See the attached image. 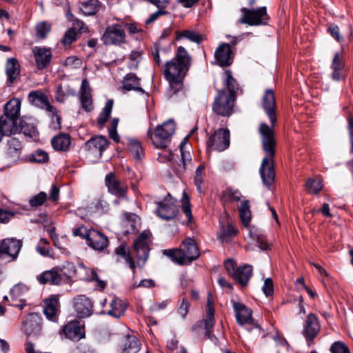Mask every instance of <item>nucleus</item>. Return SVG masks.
Masks as SVG:
<instances>
[{"instance_id": "4", "label": "nucleus", "mask_w": 353, "mask_h": 353, "mask_svg": "<svg viewBox=\"0 0 353 353\" xmlns=\"http://www.w3.org/2000/svg\"><path fill=\"white\" fill-rule=\"evenodd\" d=\"M163 254L180 265H190L200 256L198 246L190 238L185 239L179 248L166 249L163 250Z\"/></svg>"}, {"instance_id": "8", "label": "nucleus", "mask_w": 353, "mask_h": 353, "mask_svg": "<svg viewBox=\"0 0 353 353\" xmlns=\"http://www.w3.org/2000/svg\"><path fill=\"white\" fill-rule=\"evenodd\" d=\"M21 109V101L12 98L4 105V114L0 117V121L3 122L17 133L19 130L18 121Z\"/></svg>"}, {"instance_id": "1", "label": "nucleus", "mask_w": 353, "mask_h": 353, "mask_svg": "<svg viewBox=\"0 0 353 353\" xmlns=\"http://www.w3.org/2000/svg\"><path fill=\"white\" fill-rule=\"evenodd\" d=\"M263 108L268 116L272 126L261 123L259 133L261 138L262 148L265 156L262 160L259 173L265 185L269 187L274 181V157L276 154V139L273 127L276 122V101L273 90L267 89L263 97Z\"/></svg>"}, {"instance_id": "30", "label": "nucleus", "mask_w": 353, "mask_h": 353, "mask_svg": "<svg viewBox=\"0 0 353 353\" xmlns=\"http://www.w3.org/2000/svg\"><path fill=\"white\" fill-rule=\"evenodd\" d=\"M23 146L17 138H11L7 143L6 155L12 161H17L21 155Z\"/></svg>"}, {"instance_id": "61", "label": "nucleus", "mask_w": 353, "mask_h": 353, "mask_svg": "<svg viewBox=\"0 0 353 353\" xmlns=\"http://www.w3.org/2000/svg\"><path fill=\"white\" fill-rule=\"evenodd\" d=\"M159 10L150 14V16L148 17V19H146L145 23L146 24H150L153 22H154L159 17L163 15L167 14L168 12L165 10V8H158Z\"/></svg>"}, {"instance_id": "32", "label": "nucleus", "mask_w": 353, "mask_h": 353, "mask_svg": "<svg viewBox=\"0 0 353 353\" xmlns=\"http://www.w3.org/2000/svg\"><path fill=\"white\" fill-rule=\"evenodd\" d=\"M123 89L126 91L136 90L141 93L144 92L140 85V79L132 73L125 75L123 81Z\"/></svg>"}, {"instance_id": "31", "label": "nucleus", "mask_w": 353, "mask_h": 353, "mask_svg": "<svg viewBox=\"0 0 353 353\" xmlns=\"http://www.w3.org/2000/svg\"><path fill=\"white\" fill-rule=\"evenodd\" d=\"M110 309L107 311H103L110 316L115 318H120L126 310V305L123 301L118 298H114L110 303Z\"/></svg>"}, {"instance_id": "55", "label": "nucleus", "mask_w": 353, "mask_h": 353, "mask_svg": "<svg viewBox=\"0 0 353 353\" xmlns=\"http://www.w3.org/2000/svg\"><path fill=\"white\" fill-rule=\"evenodd\" d=\"M327 32L330 34V35L338 42H341L343 40V36L340 33L339 27L334 24L330 23L327 26Z\"/></svg>"}, {"instance_id": "20", "label": "nucleus", "mask_w": 353, "mask_h": 353, "mask_svg": "<svg viewBox=\"0 0 353 353\" xmlns=\"http://www.w3.org/2000/svg\"><path fill=\"white\" fill-rule=\"evenodd\" d=\"M321 330V325L317 316L310 313L303 325V334L304 335L308 345L313 342L314 339L318 335Z\"/></svg>"}, {"instance_id": "46", "label": "nucleus", "mask_w": 353, "mask_h": 353, "mask_svg": "<svg viewBox=\"0 0 353 353\" xmlns=\"http://www.w3.org/2000/svg\"><path fill=\"white\" fill-rule=\"evenodd\" d=\"M47 197L46 192H40L39 194L30 199L29 205L32 208L40 207L46 201Z\"/></svg>"}, {"instance_id": "63", "label": "nucleus", "mask_w": 353, "mask_h": 353, "mask_svg": "<svg viewBox=\"0 0 353 353\" xmlns=\"http://www.w3.org/2000/svg\"><path fill=\"white\" fill-rule=\"evenodd\" d=\"M17 134L14 130H12L8 125L0 121V141L3 136H10Z\"/></svg>"}, {"instance_id": "27", "label": "nucleus", "mask_w": 353, "mask_h": 353, "mask_svg": "<svg viewBox=\"0 0 353 353\" xmlns=\"http://www.w3.org/2000/svg\"><path fill=\"white\" fill-rule=\"evenodd\" d=\"M59 299L52 296L45 300L44 314L47 319L51 321L57 322L59 310Z\"/></svg>"}, {"instance_id": "17", "label": "nucleus", "mask_w": 353, "mask_h": 353, "mask_svg": "<svg viewBox=\"0 0 353 353\" xmlns=\"http://www.w3.org/2000/svg\"><path fill=\"white\" fill-rule=\"evenodd\" d=\"M233 310L235 313V317L237 323L239 325H250L254 327H258L259 325L254 323L252 318V311L250 308L245 306L241 302H232Z\"/></svg>"}, {"instance_id": "48", "label": "nucleus", "mask_w": 353, "mask_h": 353, "mask_svg": "<svg viewBox=\"0 0 353 353\" xmlns=\"http://www.w3.org/2000/svg\"><path fill=\"white\" fill-rule=\"evenodd\" d=\"M51 30V25L47 22H41L36 26V35L37 37L43 39L46 38L47 34Z\"/></svg>"}, {"instance_id": "50", "label": "nucleus", "mask_w": 353, "mask_h": 353, "mask_svg": "<svg viewBox=\"0 0 353 353\" xmlns=\"http://www.w3.org/2000/svg\"><path fill=\"white\" fill-rule=\"evenodd\" d=\"M204 170L205 167L203 165H200L196 170L194 176V184L196 186L197 190L199 192H202L201 185L204 179Z\"/></svg>"}, {"instance_id": "45", "label": "nucleus", "mask_w": 353, "mask_h": 353, "mask_svg": "<svg viewBox=\"0 0 353 353\" xmlns=\"http://www.w3.org/2000/svg\"><path fill=\"white\" fill-rule=\"evenodd\" d=\"M305 186L308 192L311 194H318L323 188L322 181L319 179H308Z\"/></svg>"}, {"instance_id": "37", "label": "nucleus", "mask_w": 353, "mask_h": 353, "mask_svg": "<svg viewBox=\"0 0 353 353\" xmlns=\"http://www.w3.org/2000/svg\"><path fill=\"white\" fill-rule=\"evenodd\" d=\"M29 101L38 107H44L48 101V97L41 91H32L28 94Z\"/></svg>"}, {"instance_id": "36", "label": "nucleus", "mask_w": 353, "mask_h": 353, "mask_svg": "<svg viewBox=\"0 0 353 353\" xmlns=\"http://www.w3.org/2000/svg\"><path fill=\"white\" fill-rule=\"evenodd\" d=\"M183 38H185L197 44H199L203 39L202 35L194 30H185L181 32H176V39L180 40Z\"/></svg>"}, {"instance_id": "35", "label": "nucleus", "mask_w": 353, "mask_h": 353, "mask_svg": "<svg viewBox=\"0 0 353 353\" xmlns=\"http://www.w3.org/2000/svg\"><path fill=\"white\" fill-rule=\"evenodd\" d=\"M128 150L129 153L137 160L141 159L144 154V150L141 142L135 139H129Z\"/></svg>"}, {"instance_id": "22", "label": "nucleus", "mask_w": 353, "mask_h": 353, "mask_svg": "<svg viewBox=\"0 0 353 353\" xmlns=\"http://www.w3.org/2000/svg\"><path fill=\"white\" fill-rule=\"evenodd\" d=\"M345 59L343 52H336L332 57L330 68L331 78L335 81H340L345 78Z\"/></svg>"}, {"instance_id": "60", "label": "nucleus", "mask_w": 353, "mask_h": 353, "mask_svg": "<svg viewBox=\"0 0 353 353\" xmlns=\"http://www.w3.org/2000/svg\"><path fill=\"white\" fill-rule=\"evenodd\" d=\"M151 55L153 58L154 63L159 66H163V62L160 57L159 48L157 44H154L153 48H151Z\"/></svg>"}, {"instance_id": "52", "label": "nucleus", "mask_w": 353, "mask_h": 353, "mask_svg": "<svg viewBox=\"0 0 353 353\" xmlns=\"http://www.w3.org/2000/svg\"><path fill=\"white\" fill-rule=\"evenodd\" d=\"M182 210L185 214L188 221L189 222L191 221L192 219V214L191 210L190 203L189 201V198L185 192H183V197H182Z\"/></svg>"}, {"instance_id": "12", "label": "nucleus", "mask_w": 353, "mask_h": 353, "mask_svg": "<svg viewBox=\"0 0 353 353\" xmlns=\"http://www.w3.org/2000/svg\"><path fill=\"white\" fill-rule=\"evenodd\" d=\"M176 203V200L168 194L163 201L157 203L156 214L163 220H173L179 212Z\"/></svg>"}, {"instance_id": "11", "label": "nucleus", "mask_w": 353, "mask_h": 353, "mask_svg": "<svg viewBox=\"0 0 353 353\" xmlns=\"http://www.w3.org/2000/svg\"><path fill=\"white\" fill-rule=\"evenodd\" d=\"M150 235V232L144 231L134 242L133 248L136 252L137 265L141 268L145 265L149 257Z\"/></svg>"}, {"instance_id": "62", "label": "nucleus", "mask_w": 353, "mask_h": 353, "mask_svg": "<svg viewBox=\"0 0 353 353\" xmlns=\"http://www.w3.org/2000/svg\"><path fill=\"white\" fill-rule=\"evenodd\" d=\"M263 293L266 296H271L274 292L273 282L271 279L268 278L264 281V284L262 288Z\"/></svg>"}, {"instance_id": "43", "label": "nucleus", "mask_w": 353, "mask_h": 353, "mask_svg": "<svg viewBox=\"0 0 353 353\" xmlns=\"http://www.w3.org/2000/svg\"><path fill=\"white\" fill-rule=\"evenodd\" d=\"M113 107V101L112 100H108L105 107L103 108L102 112L100 113L97 122L99 124L103 125L108 121V120L110 118L112 110Z\"/></svg>"}, {"instance_id": "15", "label": "nucleus", "mask_w": 353, "mask_h": 353, "mask_svg": "<svg viewBox=\"0 0 353 353\" xmlns=\"http://www.w3.org/2000/svg\"><path fill=\"white\" fill-rule=\"evenodd\" d=\"M102 40L105 45H119L125 41V32L120 24L108 26L103 34Z\"/></svg>"}, {"instance_id": "54", "label": "nucleus", "mask_w": 353, "mask_h": 353, "mask_svg": "<svg viewBox=\"0 0 353 353\" xmlns=\"http://www.w3.org/2000/svg\"><path fill=\"white\" fill-rule=\"evenodd\" d=\"M142 52L140 50H133L130 55L129 67L131 69L138 68L139 63L141 59Z\"/></svg>"}, {"instance_id": "56", "label": "nucleus", "mask_w": 353, "mask_h": 353, "mask_svg": "<svg viewBox=\"0 0 353 353\" xmlns=\"http://www.w3.org/2000/svg\"><path fill=\"white\" fill-rule=\"evenodd\" d=\"M90 231V228L88 229L87 227L82 225L80 227L74 228L72 230V234L74 236H80L83 239L87 241V238L88 236Z\"/></svg>"}, {"instance_id": "7", "label": "nucleus", "mask_w": 353, "mask_h": 353, "mask_svg": "<svg viewBox=\"0 0 353 353\" xmlns=\"http://www.w3.org/2000/svg\"><path fill=\"white\" fill-rule=\"evenodd\" d=\"M224 267L230 277L242 287L247 285L252 275V265L245 264L236 267V262L232 259H228L225 261Z\"/></svg>"}, {"instance_id": "58", "label": "nucleus", "mask_w": 353, "mask_h": 353, "mask_svg": "<svg viewBox=\"0 0 353 353\" xmlns=\"http://www.w3.org/2000/svg\"><path fill=\"white\" fill-rule=\"evenodd\" d=\"M46 107V110L51 113L52 114V119L53 118H55L56 119V121L57 122V126H55L54 128H61V117L58 114V112H57V108L50 105L49 101H48L47 104L45 105Z\"/></svg>"}, {"instance_id": "3", "label": "nucleus", "mask_w": 353, "mask_h": 353, "mask_svg": "<svg viewBox=\"0 0 353 353\" xmlns=\"http://www.w3.org/2000/svg\"><path fill=\"white\" fill-rule=\"evenodd\" d=\"M224 85L226 89L218 91L212 103V111L217 115L229 117L234 112L236 96L241 88L230 70L225 72Z\"/></svg>"}, {"instance_id": "19", "label": "nucleus", "mask_w": 353, "mask_h": 353, "mask_svg": "<svg viewBox=\"0 0 353 353\" xmlns=\"http://www.w3.org/2000/svg\"><path fill=\"white\" fill-rule=\"evenodd\" d=\"M109 141L102 135L94 136L88 140L84 145L85 150L98 158L101 157L103 152L107 149Z\"/></svg>"}, {"instance_id": "34", "label": "nucleus", "mask_w": 353, "mask_h": 353, "mask_svg": "<svg viewBox=\"0 0 353 353\" xmlns=\"http://www.w3.org/2000/svg\"><path fill=\"white\" fill-rule=\"evenodd\" d=\"M114 252L116 254L120 256L125 261V262L129 265L130 268L132 270L133 274L134 275L136 264L126 245L124 244L120 245L115 249Z\"/></svg>"}, {"instance_id": "59", "label": "nucleus", "mask_w": 353, "mask_h": 353, "mask_svg": "<svg viewBox=\"0 0 353 353\" xmlns=\"http://www.w3.org/2000/svg\"><path fill=\"white\" fill-rule=\"evenodd\" d=\"M190 303L185 298L181 299V302L178 307V312L182 318H185L188 312L190 307Z\"/></svg>"}, {"instance_id": "9", "label": "nucleus", "mask_w": 353, "mask_h": 353, "mask_svg": "<svg viewBox=\"0 0 353 353\" xmlns=\"http://www.w3.org/2000/svg\"><path fill=\"white\" fill-rule=\"evenodd\" d=\"M241 12H242L239 20L241 23L249 26H261L266 25L270 19L267 9L264 6L256 9L242 8Z\"/></svg>"}, {"instance_id": "26", "label": "nucleus", "mask_w": 353, "mask_h": 353, "mask_svg": "<svg viewBox=\"0 0 353 353\" xmlns=\"http://www.w3.org/2000/svg\"><path fill=\"white\" fill-rule=\"evenodd\" d=\"M32 52L35 59L37 68L43 70L49 65L52 59V53L50 49L40 47L32 48Z\"/></svg>"}, {"instance_id": "24", "label": "nucleus", "mask_w": 353, "mask_h": 353, "mask_svg": "<svg viewBox=\"0 0 353 353\" xmlns=\"http://www.w3.org/2000/svg\"><path fill=\"white\" fill-rule=\"evenodd\" d=\"M5 71L7 85L12 86L20 77L21 65L18 59L14 57L8 58L5 65Z\"/></svg>"}, {"instance_id": "25", "label": "nucleus", "mask_w": 353, "mask_h": 353, "mask_svg": "<svg viewBox=\"0 0 353 353\" xmlns=\"http://www.w3.org/2000/svg\"><path fill=\"white\" fill-rule=\"evenodd\" d=\"M214 58L219 65L221 67L232 64V50L230 44L223 43L219 46L214 52Z\"/></svg>"}, {"instance_id": "2", "label": "nucleus", "mask_w": 353, "mask_h": 353, "mask_svg": "<svg viewBox=\"0 0 353 353\" xmlns=\"http://www.w3.org/2000/svg\"><path fill=\"white\" fill-rule=\"evenodd\" d=\"M192 64V57L183 46H179L174 58L166 61L163 74L169 83L167 96L172 98L183 92V81Z\"/></svg>"}, {"instance_id": "64", "label": "nucleus", "mask_w": 353, "mask_h": 353, "mask_svg": "<svg viewBox=\"0 0 353 353\" xmlns=\"http://www.w3.org/2000/svg\"><path fill=\"white\" fill-rule=\"evenodd\" d=\"M95 208L98 210L105 212L109 210V204L104 197L100 196L95 204Z\"/></svg>"}, {"instance_id": "29", "label": "nucleus", "mask_w": 353, "mask_h": 353, "mask_svg": "<svg viewBox=\"0 0 353 353\" xmlns=\"http://www.w3.org/2000/svg\"><path fill=\"white\" fill-rule=\"evenodd\" d=\"M54 150L59 152H68L71 145V137L68 134L59 133L51 139Z\"/></svg>"}, {"instance_id": "38", "label": "nucleus", "mask_w": 353, "mask_h": 353, "mask_svg": "<svg viewBox=\"0 0 353 353\" xmlns=\"http://www.w3.org/2000/svg\"><path fill=\"white\" fill-rule=\"evenodd\" d=\"M99 8L98 0H89L82 3L79 9L85 15L91 16L95 14L99 10Z\"/></svg>"}, {"instance_id": "57", "label": "nucleus", "mask_w": 353, "mask_h": 353, "mask_svg": "<svg viewBox=\"0 0 353 353\" xmlns=\"http://www.w3.org/2000/svg\"><path fill=\"white\" fill-rule=\"evenodd\" d=\"M25 288L21 285H15L10 292V297L12 301L21 299L23 295Z\"/></svg>"}, {"instance_id": "10", "label": "nucleus", "mask_w": 353, "mask_h": 353, "mask_svg": "<svg viewBox=\"0 0 353 353\" xmlns=\"http://www.w3.org/2000/svg\"><path fill=\"white\" fill-rule=\"evenodd\" d=\"M230 144V134L228 129L219 128L209 136L206 146L208 151L219 152L227 150Z\"/></svg>"}, {"instance_id": "13", "label": "nucleus", "mask_w": 353, "mask_h": 353, "mask_svg": "<svg viewBox=\"0 0 353 353\" xmlns=\"http://www.w3.org/2000/svg\"><path fill=\"white\" fill-rule=\"evenodd\" d=\"M22 248V241L15 238H6L0 241V259L14 261Z\"/></svg>"}, {"instance_id": "14", "label": "nucleus", "mask_w": 353, "mask_h": 353, "mask_svg": "<svg viewBox=\"0 0 353 353\" xmlns=\"http://www.w3.org/2000/svg\"><path fill=\"white\" fill-rule=\"evenodd\" d=\"M105 184L108 192L118 198L128 201V186L117 178L114 172H110L105 177Z\"/></svg>"}, {"instance_id": "6", "label": "nucleus", "mask_w": 353, "mask_h": 353, "mask_svg": "<svg viewBox=\"0 0 353 353\" xmlns=\"http://www.w3.org/2000/svg\"><path fill=\"white\" fill-rule=\"evenodd\" d=\"M75 274L74 266L69 264L68 267L64 266L62 269L54 267L51 270H46L38 274L36 279L41 285H58L61 283L63 276L70 278Z\"/></svg>"}, {"instance_id": "33", "label": "nucleus", "mask_w": 353, "mask_h": 353, "mask_svg": "<svg viewBox=\"0 0 353 353\" xmlns=\"http://www.w3.org/2000/svg\"><path fill=\"white\" fill-rule=\"evenodd\" d=\"M140 349V343L134 336L127 335L123 339V353H137Z\"/></svg>"}, {"instance_id": "16", "label": "nucleus", "mask_w": 353, "mask_h": 353, "mask_svg": "<svg viewBox=\"0 0 353 353\" xmlns=\"http://www.w3.org/2000/svg\"><path fill=\"white\" fill-rule=\"evenodd\" d=\"M59 334L74 341H79L85 338V326L77 320L68 322L59 330Z\"/></svg>"}, {"instance_id": "44", "label": "nucleus", "mask_w": 353, "mask_h": 353, "mask_svg": "<svg viewBox=\"0 0 353 353\" xmlns=\"http://www.w3.org/2000/svg\"><path fill=\"white\" fill-rule=\"evenodd\" d=\"M240 198L241 193L238 190H234L232 188H227L222 192L221 199L223 203L237 201L240 200Z\"/></svg>"}, {"instance_id": "28", "label": "nucleus", "mask_w": 353, "mask_h": 353, "mask_svg": "<svg viewBox=\"0 0 353 353\" xmlns=\"http://www.w3.org/2000/svg\"><path fill=\"white\" fill-rule=\"evenodd\" d=\"M23 328L25 334L28 336L39 334L41 330L40 318L34 314L28 315L23 323Z\"/></svg>"}, {"instance_id": "53", "label": "nucleus", "mask_w": 353, "mask_h": 353, "mask_svg": "<svg viewBox=\"0 0 353 353\" xmlns=\"http://www.w3.org/2000/svg\"><path fill=\"white\" fill-rule=\"evenodd\" d=\"M77 40V32L74 29L70 28L65 32L63 38L61 39V43L65 46H70L74 41Z\"/></svg>"}, {"instance_id": "47", "label": "nucleus", "mask_w": 353, "mask_h": 353, "mask_svg": "<svg viewBox=\"0 0 353 353\" xmlns=\"http://www.w3.org/2000/svg\"><path fill=\"white\" fill-rule=\"evenodd\" d=\"M81 108L86 112H91L94 109L92 94H81L79 97Z\"/></svg>"}, {"instance_id": "39", "label": "nucleus", "mask_w": 353, "mask_h": 353, "mask_svg": "<svg viewBox=\"0 0 353 353\" xmlns=\"http://www.w3.org/2000/svg\"><path fill=\"white\" fill-rule=\"evenodd\" d=\"M239 216L243 224L248 226L251 221V212L248 201L241 202L239 207Z\"/></svg>"}, {"instance_id": "51", "label": "nucleus", "mask_w": 353, "mask_h": 353, "mask_svg": "<svg viewBox=\"0 0 353 353\" xmlns=\"http://www.w3.org/2000/svg\"><path fill=\"white\" fill-rule=\"evenodd\" d=\"M331 353H350L349 347L343 341L334 342L330 348Z\"/></svg>"}, {"instance_id": "5", "label": "nucleus", "mask_w": 353, "mask_h": 353, "mask_svg": "<svg viewBox=\"0 0 353 353\" xmlns=\"http://www.w3.org/2000/svg\"><path fill=\"white\" fill-rule=\"evenodd\" d=\"M174 131L175 124L173 120H168L157 125L154 130L150 128L148 130V136L155 148H165L169 145Z\"/></svg>"}, {"instance_id": "23", "label": "nucleus", "mask_w": 353, "mask_h": 353, "mask_svg": "<svg viewBox=\"0 0 353 353\" xmlns=\"http://www.w3.org/2000/svg\"><path fill=\"white\" fill-rule=\"evenodd\" d=\"M86 243L92 249L102 252L108 246V239L101 232L90 228Z\"/></svg>"}, {"instance_id": "18", "label": "nucleus", "mask_w": 353, "mask_h": 353, "mask_svg": "<svg viewBox=\"0 0 353 353\" xmlns=\"http://www.w3.org/2000/svg\"><path fill=\"white\" fill-rule=\"evenodd\" d=\"M73 309L78 318L90 317L94 312L93 302L85 295H79L73 299Z\"/></svg>"}, {"instance_id": "42", "label": "nucleus", "mask_w": 353, "mask_h": 353, "mask_svg": "<svg viewBox=\"0 0 353 353\" xmlns=\"http://www.w3.org/2000/svg\"><path fill=\"white\" fill-rule=\"evenodd\" d=\"M48 245H49V241L46 239L42 238L37 245L36 250L43 256L53 258V250L47 247Z\"/></svg>"}, {"instance_id": "21", "label": "nucleus", "mask_w": 353, "mask_h": 353, "mask_svg": "<svg viewBox=\"0 0 353 353\" xmlns=\"http://www.w3.org/2000/svg\"><path fill=\"white\" fill-rule=\"evenodd\" d=\"M212 301V296L210 292L208 294V303L206 308V319L205 320V334L212 342L216 343L218 339L212 334L215 323L214 308Z\"/></svg>"}, {"instance_id": "41", "label": "nucleus", "mask_w": 353, "mask_h": 353, "mask_svg": "<svg viewBox=\"0 0 353 353\" xmlns=\"http://www.w3.org/2000/svg\"><path fill=\"white\" fill-rule=\"evenodd\" d=\"M18 128L19 130L17 133H23L30 137H33L37 134L36 127L33 124L26 123L24 121H20Z\"/></svg>"}, {"instance_id": "49", "label": "nucleus", "mask_w": 353, "mask_h": 353, "mask_svg": "<svg viewBox=\"0 0 353 353\" xmlns=\"http://www.w3.org/2000/svg\"><path fill=\"white\" fill-rule=\"evenodd\" d=\"M29 159L31 162L43 163L49 160V157L46 152L37 150L30 155Z\"/></svg>"}, {"instance_id": "40", "label": "nucleus", "mask_w": 353, "mask_h": 353, "mask_svg": "<svg viewBox=\"0 0 353 353\" xmlns=\"http://www.w3.org/2000/svg\"><path fill=\"white\" fill-rule=\"evenodd\" d=\"M236 234V229L232 225L228 224L222 228L218 239L222 242H229Z\"/></svg>"}]
</instances>
